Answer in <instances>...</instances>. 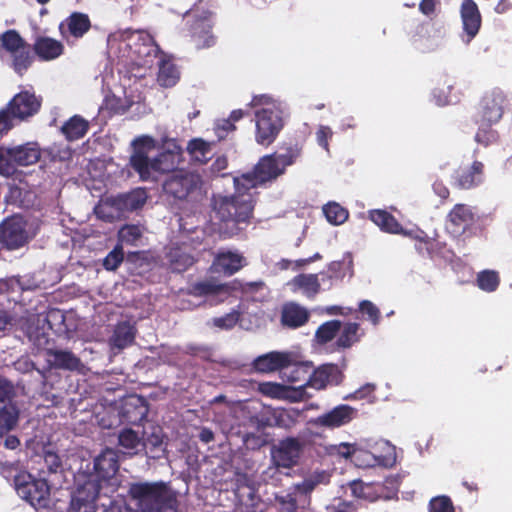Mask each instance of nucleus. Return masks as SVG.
<instances>
[{"label":"nucleus","instance_id":"obj_1","mask_svg":"<svg viewBox=\"0 0 512 512\" xmlns=\"http://www.w3.org/2000/svg\"><path fill=\"white\" fill-rule=\"evenodd\" d=\"M236 195L214 197L215 217L223 223L220 230L228 235H233L240 230L239 225L246 223L253 210V195L243 187L240 190L235 187Z\"/></svg>","mask_w":512,"mask_h":512},{"label":"nucleus","instance_id":"obj_2","mask_svg":"<svg viewBox=\"0 0 512 512\" xmlns=\"http://www.w3.org/2000/svg\"><path fill=\"white\" fill-rule=\"evenodd\" d=\"M255 110V141L268 147L285 125V111L281 102L270 96L261 95L253 99Z\"/></svg>","mask_w":512,"mask_h":512},{"label":"nucleus","instance_id":"obj_3","mask_svg":"<svg viewBox=\"0 0 512 512\" xmlns=\"http://www.w3.org/2000/svg\"><path fill=\"white\" fill-rule=\"evenodd\" d=\"M129 494L141 512H176L177 495L165 482H138L130 485Z\"/></svg>","mask_w":512,"mask_h":512},{"label":"nucleus","instance_id":"obj_4","mask_svg":"<svg viewBox=\"0 0 512 512\" xmlns=\"http://www.w3.org/2000/svg\"><path fill=\"white\" fill-rule=\"evenodd\" d=\"M294 156L290 153L281 155H267L260 159L256 165L253 175H244L234 179V186L240 190V187L248 189L256 187L259 184L275 180L282 175L287 166L292 165Z\"/></svg>","mask_w":512,"mask_h":512},{"label":"nucleus","instance_id":"obj_5","mask_svg":"<svg viewBox=\"0 0 512 512\" xmlns=\"http://www.w3.org/2000/svg\"><path fill=\"white\" fill-rule=\"evenodd\" d=\"M40 105V100L33 93L23 91L15 95L7 108L0 111V133L13 127V119L24 120L36 114Z\"/></svg>","mask_w":512,"mask_h":512},{"label":"nucleus","instance_id":"obj_6","mask_svg":"<svg viewBox=\"0 0 512 512\" xmlns=\"http://www.w3.org/2000/svg\"><path fill=\"white\" fill-rule=\"evenodd\" d=\"M162 152L153 158L147 170V177H140L144 181L157 180L158 176L177 171V167L183 162V150L174 139L163 138Z\"/></svg>","mask_w":512,"mask_h":512},{"label":"nucleus","instance_id":"obj_7","mask_svg":"<svg viewBox=\"0 0 512 512\" xmlns=\"http://www.w3.org/2000/svg\"><path fill=\"white\" fill-rule=\"evenodd\" d=\"M15 489L35 509L44 508L49 503L50 489L45 479L21 473L15 477Z\"/></svg>","mask_w":512,"mask_h":512},{"label":"nucleus","instance_id":"obj_8","mask_svg":"<svg viewBox=\"0 0 512 512\" xmlns=\"http://www.w3.org/2000/svg\"><path fill=\"white\" fill-rule=\"evenodd\" d=\"M396 462L395 447L381 440L370 445V450L357 446L354 463L359 467L392 466Z\"/></svg>","mask_w":512,"mask_h":512},{"label":"nucleus","instance_id":"obj_9","mask_svg":"<svg viewBox=\"0 0 512 512\" xmlns=\"http://www.w3.org/2000/svg\"><path fill=\"white\" fill-rule=\"evenodd\" d=\"M201 185L200 176L190 170L174 171L164 182V191L172 197L183 200L194 194Z\"/></svg>","mask_w":512,"mask_h":512},{"label":"nucleus","instance_id":"obj_10","mask_svg":"<svg viewBox=\"0 0 512 512\" xmlns=\"http://www.w3.org/2000/svg\"><path fill=\"white\" fill-rule=\"evenodd\" d=\"M261 284L257 282L247 283L242 285L238 281H232L230 283H218L215 280H206L197 283L193 287V293L195 295L214 297L218 302L224 301L227 297H229L232 291L241 289L243 291H248L250 289H254L259 287Z\"/></svg>","mask_w":512,"mask_h":512},{"label":"nucleus","instance_id":"obj_11","mask_svg":"<svg viewBox=\"0 0 512 512\" xmlns=\"http://www.w3.org/2000/svg\"><path fill=\"white\" fill-rule=\"evenodd\" d=\"M26 221L21 216H12L0 225V242L8 249H17L29 239Z\"/></svg>","mask_w":512,"mask_h":512},{"label":"nucleus","instance_id":"obj_12","mask_svg":"<svg viewBox=\"0 0 512 512\" xmlns=\"http://www.w3.org/2000/svg\"><path fill=\"white\" fill-rule=\"evenodd\" d=\"M1 46L13 57L14 70L22 74L31 64V56L19 34L10 30L0 38Z\"/></svg>","mask_w":512,"mask_h":512},{"label":"nucleus","instance_id":"obj_13","mask_svg":"<svg viewBox=\"0 0 512 512\" xmlns=\"http://www.w3.org/2000/svg\"><path fill=\"white\" fill-rule=\"evenodd\" d=\"M13 386L0 378V437L11 431L18 422L19 412L11 402Z\"/></svg>","mask_w":512,"mask_h":512},{"label":"nucleus","instance_id":"obj_14","mask_svg":"<svg viewBox=\"0 0 512 512\" xmlns=\"http://www.w3.org/2000/svg\"><path fill=\"white\" fill-rule=\"evenodd\" d=\"M132 146L134 151L130 158L131 166L140 177H147V168L153 160L149 154L156 149L157 141L151 136L141 135L132 141Z\"/></svg>","mask_w":512,"mask_h":512},{"label":"nucleus","instance_id":"obj_15","mask_svg":"<svg viewBox=\"0 0 512 512\" xmlns=\"http://www.w3.org/2000/svg\"><path fill=\"white\" fill-rule=\"evenodd\" d=\"M356 415V410L349 405H338L330 411L309 420L308 424L325 429H336L349 424Z\"/></svg>","mask_w":512,"mask_h":512},{"label":"nucleus","instance_id":"obj_16","mask_svg":"<svg viewBox=\"0 0 512 512\" xmlns=\"http://www.w3.org/2000/svg\"><path fill=\"white\" fill-rule=\"evenodd\" d=\"M505 96L499 89L488 91L483 96L479 105V114L486 124L497 123L503 115Z\"/></svg>","mask_w":512,"mask_h":512},{"label":"nucleus","instance_id":"obj_17","mask_svg":"<svg viewBox=\"0 0 512 512\" xmlns=\"http://www.w3.org/2000/svg\"><path fill=\"white\" fill-rule=\"evenodd\" d=\"M99 494V485L93 479L85 481L76 490L69 512H96L94 502Z\"/></svg>","mask_w":512,"mask_h":512},{"label":"nucleus","instance_id":"obj_18","mask_svg":"<svg viewBox=\"0 0 512 512\" xmlns=\"http://www.w3.org/2000/svg\"><path fill=\"white\" fill-rule=\"evenodd\" d=\"M301 453V442L295 438H286L274 447L272 458L277 466L290 468L297 464Z\"/></svg>","mask_w":512,"mask_h":512},{"label":"nucleus","instance_id":"obj_19","mask_svg":"<svg viewBox=\"0 0 512 512\" xmlns=\"http://www.w3.org/2000/svg\"><path fill=\"white\" fill-rule=\"evenodd\" d=\"M245 265V258L241 254L232 251H221L215 256L210 270L212 273L231 276Z\"/></svg>","mask_w":512,"mask_h":512},{"label":"nucleus","instance_id":"obj_20","mask_svg":"<svg viewBox=\"0 0 512 512\" xmlns=\"http://www.w3.org/2000/svg\"><path fill=\"white\" fill-rule=\"evenodd\" d=\"M96 475H91L88 480L93 479L96 484L101 485L99 480H106L113 476L118 470L117 454L113 449L104 450L94 461Z\"/></svg>","mask_w":512,"mask_h":512},{"label":"nucleus","instance_id":"obj_21","mask_svg":"<svg viewBox=\"0 0 512 512\" xmlns=\"http://www.w3.org/2000/svg\"><path fill=\"white\" fill-rule=\"evenodd\" d=\"M142 39V43L139 47H135L132 52L136 56L137 64L144 67H151L154 64V60L158 59L159 49L154 43L152 37L148 33H136L133 34L132 40Z\"/></svg>","mask_w":512,"mask_h":512},{"label":"nucleus","instance_id":"obj_22","mask_svg":"<svg viewBox=\"0 0 512 512\" xmlns=\"http://www.w3.org/2000/svg\"><path fill=\"white\" fill-rule=\"evenodd\" d=\"M460 13L463 29L468 37L466 42H470L477 35L481 26L478 6L473 0H463Z\"/></svg>","mask_w":512,"mask_h":512},{"label":"nucleus","instance_id":"obj_23","mask_svg":"<svg viewBox=\"0 0 512 512\" xmlns=\"http://www.w3.org/2000/svg\"><path fill=\"white\" fill-rule=\"evenodd\" d=\"M259 391L266 396L277 399L299 401L303 398L302 385L288 386L278 383L265 382L259 385Z\"/></svg>","mask_w":512,"mask_h":512},{"label":"nucleus","instance_id":"obj_24","mask_svg":"<svg viewBox=\"0 0 512 512\" xmlns=\"http://www.w3.org/2000/svg\"><path fill=\"white\" fill-rule=\"evenodd\" d=\"M341 380L342 374L333 364L322 365L313 372L310 370L309 386L316 389H322L328 384H339Z\"/></svg>","mask_w":512,"mask_h":512},{"label":"nucleus","instance_id":"obj_25","mask_svg":"<svg viewBox=\"0 0 512 512\" xmlns=\"http://www.w3.org/2000/svg\"><path fill=\"white\" fill-rule=\"evenodd\" d=\"M292 363V355L284 352H270L258 357L254 361V367L259 372H273L288 367Z\"/></svg>","mask_w":512,"mask_h":512},{"label":"nucleus","instance_id":"obj_26","mask_svg":"<svg viewBox=\"0 0 512 512\" xmlns=\"http://www.w3.org/2000/svg\"><path fill=\"white\" fill-rule=\"evenodd\" d=\"M369 219L386 233L412 236L411 231L402 228L396 218L385 210H371L369 212Z\"/></svg>","mask_w":512,"mask_h":512},{"label":"nucleus","instance_id":"obj_27","mask_svg":"<svg viewBox=\"0 0 512 512\" xmlns=\"http://www.w3.org/2000/svg\"><path fill=\"white\" fill-rule=\"evenodd\" d=\"M292 292H300L308 298H313L320 290L317 274H300L287 283Z\"/></svg>","mask_w":512,"mask_h":512},{"label":"nucleus","instance_id":"obj_28","mask_svg":"<svg viewBox=\"0 0 512 512\" xmlns=\"http://www.w3.org/2000/svg\"><path fill=\"white\" fill-rule=\"evenodd\" d=\"M47 362L51 367L75 370L80 366V360L70 351L48 350Z\"/></svg>","mask_w":512,"mask_h":512},{"label":"nucleus","instance_id":"obj_29","mask_svg":"<svg viewBox=\"0 0 512 512\" xmlns=\"http://www.w3.org/2000/svg\"><path fill=\"white\" fill-rule=\"evenodd\" d=\"M309 318V312L306 308L289 303L283 307L282 323L291 328H297L304 325Z\"/></svg>","mask_w":512,"mask_h":512},{"label":"nucleus","instance_id":"obj_30","mask_svg":"<svg viewBox=\"0 0 512 512\" xmlns=\"http://www.w3.org/2000/svg\"><path fill=\"white\" fill-rule=\"evenodd\" d=\"M147 193L144 189H135L129 193L118 196L114 203L122 211H134L144 206Z\"/></svg>","mask_w":512,"mask_h":512},{"label":"nucleus","instance_id":"obj_31","mask_svg":"<svg viewBox=\"0 0 512 512\" xmlns=\"http://www.w3.org/2000/svg\"><path fill=\"white\" fill-rule=\"evenodd\" d=\"M36 54L44 60H53L63 53V45L60 41L50 37H40L34 44Z\"/></svg>","mask_w":512,"mask_h":512},{"label":"nucleus","instance_id":"obj_32","mask_svg":"<svg viewBox=\"0 0 512 512\" xmlns=\"http://www.w3.org/2000/svg\"><path fill=\"white\" fill-rule=\"evenodd\" d=\"M135 338L134 327L123 322L116 326L113 335L110 338L109 344L111 349L122 350L131 345Z\"/></svg>","mask_w":512,"mask_h":512},{"label":"nucleus","instance_id":"obj_33","mask_svg":"<svg viewBox=\"0 0 512 512\" xmlns=\"http://www.w3.org/2000/svg\"><path fill=\"white\" fill-rule=\"evenodd\" d=\"M133 103V98L131 96H127L126 91L121 90L119 93L113 92L106 95L101 109H106L113 113L122 114L126 112Z\"/></svg>","mask_w":512,"mask_h":512},{"label":"nucleus","instance_id":"obj_34","mask_svg":"<svg viewBox=\"0 0 512 512\" xmlns=\"http://www.w3.org/2000/svg\"><path fill=\"white\" fill-rule=\"evenodd\" d=\"M167 258L171 269L176 272L184 271L194 263V257L187 252V247L171 248Z\"/></svg>","mask_w":512,"mask_h":512},{"label":"nucleus","instance_id":"obj_35","mask_svg":"<svg viewBox=\"0 0 512 512\" xmlns=\"http://www.w3.org/2000/svg\"><path fill=\"white\" fill-rule=\"evenodd\" d=\"M159 65L158 83L163 87H172L179 80V71L170 60H165L159 57L157 60Z\"/></svg>","mask_w":512,"mask_h":512},{"label":"nucleus","instance_id":"obj_36","mask_svg":"<svg viewBox=\"0 0 512 512\" xmlns=\"http://www.w3.org/2000/svg\"><path fill=\"white\" fill-rule=\"evenodd\" d=\"M14 155V161L18 166H28L36 163L40 158V150L34 144H27L16 148H11Z\"/></svg>","mask_w":512,"mask_h":512},{"label":"nucleus","instance_id":"obj_37","mask_svg":"<svg viewBox=\"0 0 512 512\" xmlns=\"http://www.w3.org/2000/svg\"><path fill=\"white\" fill-rule=\"evenodd\" d=\"M211 23L208 20L196 22L193 27V38L197 48L210 47L215 43V38L211 34Z\"/></svg>","mask_w":512,"mask_h":512},{"label":"nucleus","instance_id":"obj_38","mask_svg":"<svg viewBox=\"0 0 512 512\" xmlns=\"http://www.w3.org/2000/svg\"><path fill=\"white\" fill-rule=\"evenodd\" d=\"M88 122L80 116L71 117L62 127V132L69 140L82 138L88 130Z\"/></svg>","mask_w":512,"mask_h":512},{"label":"nucleus","instance_id":"obj_39","mask_svg":"<svg viewBox=\"0 0 512 512\" xmlns=\"http://www.w3.org/2000/svg\"><path fill=\"white\" fill-rule=\"evenodd\" d=\"M449 219L450 224L454 226L453 232L458 233L472 221V213L465 205H456L450 212Z\"/></svg>","mask_w":512,"mask_h":512},{"label":"nucleus","instance_id":"obj_40","mask_svg":"<svg viewBox=\"0 0 512 512\" xmlns=\"http://www.w3.org/2000/svg\"><path fill=\"white\" fill-rule=\"evenodd\" d=\"M65 25L74 37H82L90 28V20L86 14L73 13L66 19Z\"/></svg>","mask_w":512,"mask_h":512},{"label":"nucleus","instance_id":"obj_41","mask_svg":"<svg viewBox=\"0 0 512 512\" xmlns=\"http://www.w3.org/2000/svg\"><path fill=\"white\" fill-rule=\"evenodd\" d=\"M323 213L327 221L335 226L345 223L348 219V211L336 202H329L323 207Z\"/></svg>","mask_w":512,"mask_h":512},{"label":"nucleus","instance_id":"obj_42","mask_svg":"<svg viewBox=\"0 0 512 512\" xmlns=\"http://www.w3.org/2000/svg\"><path fill=\"white\" fill-rule=\"evenodd\" d=\"M483 165L480 162H474L469 171H464L458 176V183L462 188L469 189L482 180Z\"/></svg>","mask_w":512,"mask_h":512},{"label":"nucleus","instance_id":"obj_43","mask_svg":"<svg viewBox=\"0 0 512 512\" xmlns=\"http://www.w3.org/2000/svg\"><path fill=\"white\" fill-rule=\"evenodd\" d=\"M149 453L152 454L153 458H159L164 453L163 447V434L160 428L153 427L150 435L147 436L145 442H143Z\"/></svg>","mask_w":512,"mask_h":512},{"label":"nucleus","instance_id":"obj_44","mask_svg":"<svg viewBox=\"0 0 512 512\" xmlns=\"http://www.w3.org/2000/svg\"><path fill=\"white\" fill-rule=\"evenodd\" d=\"M119 444L131 454L138 453L143 448L141 438L132 429H125L120 433Z\"/></svg>","mask_w":512,"mask_h":512},{"label":"nucleus","instance_id":"obj_45","mask_svg":"<svg viewBox=\"0 0 512 512\" xmlns=\"http://www.w3.org/2000/svg\"><path fill=\"white\" fill-rule=\"evenodd\" d=\"M290 382L299 383L298 386L302 385L303 394L305 393V387L309 386L310 377V365L307 363H299L293 365L290 374L287 376Z\"/></svg>","mask_w":512,"mask_h":512},{"label":"nucleus","instance_id":"obj_46","mask_svg":"<svg viewBox=\"0 0 512 512\" xmlns=\"http://www.w3.org/2000/svg\"><path fill=\"white\" fill-rule=\"evenodd\" d=\"M330 480V475L326 471H316L306 477L301 484L297 487L304 493H309L315 489L319 484H327Z\"/></svg>","mask_w":512,"mask_h":512},{"label":"nucleus","instance_id":"obj_47","mask_svg":"<svg viewBox=\"0 0 512 512\" xmlns=\"http://www.w3.org/2000/svg\"><path fill=\"white\" fill-rule=\"evenodd\" d=\"M500 279L494 270H484L477 276L478 287L486 292H493L497 289Z\"/></svg>","mask_w":512,"mask_h":512},{"label":"nucleus","instance_id":"obj_48","mask_svg":"<svg viewBox=\"0 0 512 512\" xmlns=\"http://www.w3.org/2000/svg\"><path fill=\"white\" fill-rule=\"evenodd\" d=\"M17 170L16 162L11 148L0 147V174L9 177Z\"/></svg>","mask_w":512,"mask_h":512},{"label":"nucleus","instance_id":"obj_49","mask_svg":"<svg viewBox=\"0 0 512 512\" xmlns=\"http://www.w3.org/2000/svg\"><path fill=\"white\" fill-rule=\"evenodd\" d=\"M187 149L191 156L199 162H205L211 153L210 144L202 139L191 140Z\"/></svg>","mask_w":512,"mask_h":512},{"label":"nucleus","instance_id":"obj_50","mask_svg":"<svg viewBox=\"0 0 512 512\" xmlns=\"http://www.w3.org/2000/svg\"><path fill=\"white\" fill-rule=\"evenodd\" d=\"M141 237L142 230L136 225H125L118 232V238L121 244L137 245Z\"/></svg>","mask_w":512,"mask_h":512},{"label":"nucleus","instance_id":"obj_51","mask_svg":"<svg viewBox=\"0 0 512 512\" xmlns=\"http://www.w3.org/2000/svg\"><path fill=\"white\" fill-rule=\"evenodd\" d=\"M341 322L332 320L322 324L316 331V339L320 343H326L334 338L340 330Z\"/></svg>","mask_w":512,"mask_h":512},{"label":"nucleus","instance_id":"obj_52","mask_svg":"<svg viewBox=\"0 0 512 512\" xmlns=\"http://www.w3.org/2000/svg\"><path fill=\"white\" fill-rule=\"evenodd\" d=\"M359 325L357 323H348L345 325L340 337L338 338V345L344 348L350 347L358 340Z\"/></svg>","mask_w":512,"mask_h":512},{"label":"nucleus","instance_id":"obj_53","mask_svg":"<svg viewBox=\"0 0 512 512\" xmlns=\"http://www.w3.org/2000/svg\"><path fill=\"white\" fill-rule=\"evenodd\" d=\"M430 512H454V506L451 499L447 496H437L430 500Z\"/></svg>","mask_w":512,"mask_h":512},{"label":"nucleus","instance_id":"obj_54","mask_svg":"<svg viewBox=\"0 0 512 512\" xmlns=\"http://www.w3.org/2000/svg\"><path fill=\"white\" fill-rule=\"evenodd\" d=\"M357 451V445L356 444H350V443H340L339 445H334L330 447V454L333 455H339L344 458H352L355 459V453Z\"/></svg>","mask_w":512,"mask_h":512},{"label":"nucleus","instance_id":"obj_55","mask_svg":"<svg viewBox=\"0 0 512 512\" xmlns=\"http://www.w3.org/2000/svg\"><path fill=\"white\" fill-rule=\"evenodd\" d=\"M124 253L120 246L115 247L104 259V267L107 270L116 269L120 263L123 261Z\"/></svg>","mask_w":512,"mask_h":512},{"label":"nucleus","instance_id":"obj_56","mask_svg":"<svg viewBox=\"0 0 512 512\" xmlns=\"http://www.w3.org/2000/svg\"><path fill=\"white\" fill-rule=\"evenodd\" d=\"M352 494L357 498L374 500L375 497H372V486L369 484H364L361 481H354L350 485Z\"/></svg>","mask_w":512,"mask_h":512},{"label":"nucleus","instance_id":"obj_57","mask_svg":"<svg viewBox=\"0 0 512 512\" xmlns=\"http://www.w3.org/2000/svg\"><path fill=\"white\" fill-rule=\"evenodd\" d=\"M359 310L368 316V319L377 325L380 318V311L371 301L363 300L359 304Z\"/></svg>","mask_w":512,"mask_h":512},{"label":"nucleus","instance_id":"obj_58","mask_svg":"<svg viewBox=\"0 0 512 512\" xmlns=\"http://www.w3.org/2000/svg\"><path fill=\"white\" fill-rule=\"evenodd\" d=\"M276 502L282 512H294L297 508L296 499L291 494L277 496Z\"/></svg>","mask_w":512,"mask_h":512},{"label":"nucleus","instance_id":"obj_59","mask_svg":"<svg viewBox=\"0 0 512 512\" xmlns=\"http://www.w3.org/2000/svg\"><path fill=\"white\" fill-rule=\"evenodd\" d=\"M239 315L236 311H233L223 317H218L213 320L215 326L222 329L232 328L238 321Z\"/></svg>","mask_w":512,"mask_h":512},{"label":"nucleus","instance_id":"obj_60","mask_svg":"<svg viewBox=\"0 0 512 512\" xmlns=\"http://www.w3.org/2000/svg\"><path fill=\"white\" fill-rule=\"evenodd\" d=\"M136 33H146L145 31H131V30H125L120 33L119 37L122 41H124L127 45V47L133 52L135 50V47H139V45L142 43V39H135L132 40L133 34Z\"/></svg>","mask_w":512,"mask_h":512},{"label":"nucleus","instance_id":"obj_61","mask_svg":"<svg viewBox=\"0 0 512 512\" xmlns=\"http://www.w3.org/2000/svg\"><path fill=\"white\" fill-rule=\"evenodd\" d=\"M234 129V124L228 119L217 121L214 127L215 133L219 139L225 138L227 134Z\"/></svg>","mask_w":512,"mask_h":512},{"label":"nucleus","instance_id":"obj_62","mask_svg":"<svg viewBox=\"0 0 512 512\" xmlns=\"http://www.w3.org/2000/svg\"><path fill=\"white\" fill-rule=\"evenodd\" d=\"M44 462L50 472H57V470L61 467L60 457L50 450L45 451Z\"/></svg>","mask_w":512,"mask_h":512},{"label":"nucleus","instance_id":"obj_63","mask_svg":"<svg viewBox=\"0 0 512 512\" xmlns=\"http://www.w3.org/2000/svg\"><path fill=\"white\" fill-rule=\"evenodd\" d=\"M317 142L326 151L329 150L328 139L332 137V130L328 126H320L317 133Z\"/></svg>","mask_w":512,"mask_h":512},{"label":"nucleus","instance_id":"obj_64","mask_svg":"<svg viewBox=\"0 0 512 512\" xmlns=\"http://www.w3.org/2000/svg\"><path fill=\"white\" fill-rule=\"evenodd\" d=\"M375 389L373 384H366L362 386L360 389L355 391L354 394L345 397V399H364L368 395H370Z\"/></svg>","mask_w":512,"mask_h":512}]
</instances>
